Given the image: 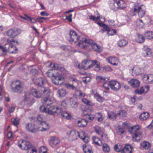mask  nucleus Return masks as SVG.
<instances>
[{
    "label": "nucleus",
    "mask_w": 153,
    "mask_h": 153,
    "mask_svg": "<svg viewBox=\"0 0 153 153\" xmlns=\"http://www.w3.org/2000/svg\"><path fill=\"white\" fill-rule=\"evenodd\" d=\"M55 70L62 71L64 70V68L62 65L51 63L48 66V77L51 78V81L54 84L61 85L64 82V78L61 76L55 75L54 72Z\"/></svg>",
    "instance_id": "obj_1"
},
{
    "label": "nucleus",
    "mask_w": 153,
    "mask_h": 153,
    "mask_svg": "<svg viewBox=\"0 0 153 153\" xmlns=\"http://www.w3.org/2000/svg\"><path fill=\"white\" fill-rule=\"evenodd\" d=\"M91 63L89 65V61L88 60L83 61L81 64L78 65V68L79 69H85L88 68H91L94 67V70L97 71H100V63L97 60L91 61Z\"/></svg>",
    "instance_id": "obj_2"
},
{
    "label": "nucleus",
    "mask_w": 153,
    "mask_h": 153,
    "mask_svg": "<svg viewBox=\"0 0 153 153\" xmlns=\"http://www.w3.org/2000/svg\"><path fill=\"white\" fill-rule=\"evenodd\" d=\"M56 112L61 113V115L63 117L67 119H70L71 118V115L67 112L62 110L61 108L56 107L54 105H53L50 106L48 108V114H54Z\"/></svg>",
    "instance_id": "obj_3"
},
{
    "label": "nucleus",
    "mask_w": 153,
    "mask_h": 153,
    "mask_svg": "<svg viewBox=\"0 0 153 153\" xmlns=\"http://www.w3.org/2000/svg\"><path fill=\"white\" fill-rule=\"evenodd\" d=\"M10 87L11 91L13 92L20 94L24 91V84L19 80H16L12 82Z\"/></svg>",
    "instance_id": "obj_4"
},
{
    "label": "nucleus",
    "mask_w": 153,
    "mask_h": 153,
    "mask_svg": "<svg viewBox=\"0 0 153 153\" xmlns=\"http://www.w3.org/2000/svg\"><path fill=\"white\" fill-rule=\"evenodd\" d=\"M140 129L138 126H134L128 128V131L132 134V140L134 141H138L141 138V133L140 132L137 131Z\"/></svg>",
    "instance_id": "obj_5"
},
{
    "label": "nucleus",
    "mask_w": 153,
    "mask_h": 153,
    "mask_svg": "<svg viewBox=\"0 0 153 153\" xmlns=\"http://www.w3.org/2000/svg\"><path fill=\"white\" fill-rule=\"evenodd\" d=\"M78 41H79L77 45V46L83 49H85L87 48L88 46V43L91 42V40L87 39L82 36L79 37Z\"/></svg>",
    "instance_id": "obj_6"
},
{
    "label": "nucleus",
    "mask_w": 153,
    "mask_h": 153,
    "mask_svg": "<svg viewBox=\"0 0 153 153\" xmlns=\"http://www.w3.org/2000/svg\"><path fill=\"white\" fill-rule=\"evenodd\" d=\"M134 14L137 13L138 16L142 18L146 12V7L143 5L135 6L133 10Z\"/></svg>",
    "instance_id": "obj_7"
},
{
    "label": "nucleus",
    "mask_w": 153,
    "mask_h": 153,
    "mask_svg": "<svg viewBox=\"0 0 153 153\" xmlns=\"http://www.w3.org/2000/svg\"><path fill=\"white\" fill-rule=\"evenodd\" d=\"M93 140L94 143L96 145L101 146L102 145V149L105 152H108L110 151V148L108 145L106 143L103 144L100 139L97 137H93Z\"/></svg>",
    "instance_id": "obj_8"
},
{
    "label": "nucleus",
    "mask_w": 153,
    "mask_h": 153,
    "mask_svg": "<svg viewBox=\"0 0 153 153\" xmlns=\"http://www.w3.org/2000/svg\"><path fill=\"white\" fill-rule=\"evenodd\" d=\"M67 134L68 136V139L71 141L76 140L78 137L80 138L81 135H84V132H82L79 133L76 130H73L67 132Z\"/></svg>",
    "instance_id": "obj_9"
},
{
    "label": "nucleus",
    "mask_w": 153,
    "mask_h": 153,
    "mask_svg": "<svg viewBox=\"0 0 153 153\" xmlns=\"http://www.w3.org/2000/svg\"><path fill=\"white\" fill-rule=\"evenodd\" d=\"M33 83L36 85L41 87V90L44 93L47 91V89L44 87L43 79L42 77L34 78L33 80Z\"/></svg>",
    "instance_id": "obj_10"
},
{
    "label": "nucleus",
    "mask_w": 153,
    "mask_h": 153,
    "mask_svg": "<svg viewBox=\"0 0 153 153\" xmlns=\"http://www.w3.org/2000/svg\"><path fill=\"white\" fill-rule=\"evenodd\" d=\"M24 101L29 106H30L35 102L34 99L29 92L25 93L24 96Z\"/></svg>",
    "instance_id": "obj_11"
},
{
    "label": "nucleus",
    "mask_w": 153,
    "mask_h": 153,
    "mask_svg": "<svg viewBox=\"0 0 153 153\" xmlns=\"http://www.w3.org/2000/svg\"><path fill=\"white\" fill-rule=\"evenodd\" d=\"M131 147L132 146L129 145H126L124 147L120 144H117L115 145L114 148L115 151L118 152H121V153H123Z\"/></svg>",
    "instance_id": "obj_12"
},
{
    "label": "nucleus",
    "mask_w": 153,
    "mask_h": 153,
    "mask_svg": "<svg viewBox=\"0 0 153 153\" xmlns=\"http://www.w3.org/2000/svg\"><path fill=\"white\" fill-rule=\"evenodd\" d=\"M108 85L112 90L115 91H118L121 87L120 82L115 80L110 81L108 82Z\"/></svg>",
    "instance_id": "obj_13"
},
{
    "label": "nucleus",
    "mask_w": 153,
    "mask_h": 153,
    "mask_svg": "<svg viewBox=\"0 0 153 153\" xmlns=\"http://www.w3.org/2000/svg\"><path fill=\"white\" fill-rule=\"evenodd\" d=\"M31 144L30 142L22 140L19 141L18 145L19 147L22 150H26L29 147H30Z\"/></svg>",
    "instance_id": "obj_14"
},
{
    "label": "nucleus",
    "mask_w": 153,
    "mask_h": 153,
    "mask_svg": "<svg viewBox=\"0 0 153 153\" xmlns=\"http://www.w3.org/2000/svg\"><path fill=\"white\" fill-rule=\"evenodd\" d=\"M26 128L27 131L32 133L36 132L39 129V127L36 125V123L33 124L26 123Z\"/></svg>",
    "instance_id": "obj_15"
},
{
    "label": "nucleus",
    "mask_w": 153,
    "mask_h": 153,
    "mask_svg": "<svg viewBox=\"0 0 153 153\" xmlns=\"http://www.w3.org/2000/svg\"><path fill=\"white\" fill-rule=\"evenodd\" d=\"M48 98L47 97L44 98L41 100L42 102L43 103V105L40 107V110L41 112L46 113H48L47 108L48 106Z\"/></svg>",
    "instance_id": "obj_16"
},
{
    "label": "nucleus",
    "mask_w": 153,
    "mask_h": 153,
    "mask_svg": "<svg viewBox=\"0 0 153 153\" xmlns=\"http://www.w3.org/2000/svg\"><path fill=\"white\" fill-rule=\"evenodd\" d=\"M69 36L70 38V41L74 42V43H75L78 41L79 36L76 32L74 30H70Z\"/></svg>",
    "instance_id": "obj_17"
},
{
    "label": "nucleus",
    "mask_w": 153,
    "mask_h": 153,
    "mask_svg": "<svg viewBox=\"0 0 153 153\" xmlns=\"http://www.w3.org/2000/svg\"><path fill=\"white\" fill-rule=\"evenodd\" d=\"M60 142L59 140L56 137H52L50 139V145L52 147H54L57 145L59 144Z\"/></svg>",
    "instance_id": "obj_18"
},
{
    "label": "nucleus",
    "mask_w": 153,
    "mask_h": 153,
    "mask_svg": "<svg viewBox=\"0 0 153 153\" xmlns=\"http://www.w3.org/2000/svg\"><path fill=\"white\" fill-rule=\"evenodd\" d=\"M114 1H116L117 2L116 4L118 6L115 7V8H118L119 9L122 10L126 7V3L122 0H114Z\"/></svg>",
    "instance_id": "obj_19"
},
{
    "label": "nucleus",
    "mask_w": 153,
    "mask_h": 153,
    "mask_svg": "<svg viewBox=\"0 0 153 153\" xmlns=\"http://www.w3.org/2000/svg\"><path fill=\"white\" fill-rule=\"evenodd\" d=\"M88 45H91L92 49L97 52H100L102 51V49L100 46L97 43L93 42L92 40H91V42L88 43Z\"/></svg>",
    "instance_id": "obj_20"
},
{
    "label": "nucleus",
    "mask_w": 153,
    "mask_h": 153,
    "mask_svg": "<svg viewBox=\"0 0 153 153\" xmlns=\"http://www.w3.org/2000/svg\"><path fill=\"white\" fill-rule=\"evenodd\" d=\"M149 86H143L140 89H137L135 90V92L138 94H141L145 93H146L149 90Z\"/></svg>",
    "instance_id": "obj_21"
},
{
    "label": "nucleus",
    "mask_w": 153,
    "mask_h": 153,
    "mask_svg": "<svg viewBox=\"0 0 153 153\" xmlns=\"http://www.w3.org/2000/svg\"><path fill=\"white\" fill-rule=\"evenodd\" d=\"M143 50V52L142 54L144 56H151L152 52V51L147 46H144Z\"/></svg>",
    "instance_id": "obj_22"
},
{
    "label": "nucleus",
    "mask_w": 153,
    "mask_h": 153,
    "mask_svg": "<svg viewBox=\"0 0 153 153\" xmlns=\"http://www.w3.org/2000/svg\"><path fill=\"white\" fill-rule=\"evenodd\" d=\"M128 83L133 88H137L140 85V82L136 79H132L128 81Z\"/></svg>",
    "instance_id": "obj_23"
},
{
    "label": "nucleus",
    "mask_w": 153,
    "mask_h": 153,
    "mask_svg": "<svg viewBox=\"0 0 153 153\" xmlns=\"http://www.w3.org/2000/svg\"><path fill=\"white\" fill-rule=\"evenodd\" d=\"M42 92L45 93L43 91H42L41 89L38 91L35 89H33L31 90V93L33 96L37 98L40 97Z\"/></svg>",
    "instance_id": "obj_24"
},
{
    "label": "nucleus",
    "mask_w": 153,
    "mask_h": 153,
    "mask_svg": "<svg viewBox=\"0 0 153 153\" xmlns=\"http://www.w3.org/2000/svg\"><path fill=\"white\" fill-rule=\"evenodd\" d=\"M18 29L16 30L14 29H10L7 31V34L8 36L11 38H14L15 36H17V31H18ZM19 30H20L19 29Z\"/></svg>",
    "instance_id": "obj_25"
},
{
    "label": "nucleus",
    "mask_w": 153,
    "mask_h": 153,
    "mask_svg": "<svg viewBox=\"0 0 153 153\" xmlns=\"http://www.w3.org/2000/svg\"><path fill=\"white\" fill-rule=\"evenodd\" d=\"M106 61L114 65H117V59L115 57H110L106 59Z\"/></svg>",
    "instance_id": "obj_26"
},
{
    "label": "nucleus",
    "mask_w": 153,
    "mask_h": 153,
    "mask_svg": "<svg viewBox=\"0 0 153 153\" xmlns=\"http://www.w3.org/2000/svg\"><path fill=\"white\" fill-rule=\"evenodd\" d=\"M70 103L71 107L76 108L78 107V103L77 99L74 97H71L70 100Z\"/></svg>",
    "instance_id": "obj_27"
},
{
    "label": "nucleus",
    "mask_w": 153,
    "mask_h": 153,
    "mask_svg": "<svg viewBox=\"0 0 153 153\" xmlns=\"http://www.w3.org/2000/svg\"><path fill=\"white\" fill-rule=\"evenodd\" d=\"M88 121L85 119H82L78 120L77 122V126L79 127H84L88 124Z\"/></svg>",
    "instance_id": "obj_28"
},
{
    "label": "nucleus",
    "mask_w": 153,
    "mask_h": 153,
    "mask_svg": "<svg viewBox=\"0 0 153 153\" xmlns=\"http://www.w3.org/2000/svg\"><path fill=\"white\" fill-rule=\"evenodd\" d=\"M133 71L132 75L133 76H136L139 75L141 72V70L140 67L138 66H134L132 69Z\"/></svg>",
    "instance_id": "obj_29"
},
{
    "label": "nucleus",
    "mask_w": 153,
    "mask_h": 153,
    "mask_svg": "<svg viewBox=\"0 0 153 153\" xmlns=\"http://www.w3.org/2000/svg\"><path fill=\"white\" fill-rule=\"evenodd\" d=\"M14 40L12 39L10 41V42H9V41H8V42H9V44H6L5 45H8L9 47L7 49V51H9L10 53H14V51H12V48H13L14 49L16 48V47L13 45L12 44V42H14Z\"/></svg>",
    "instance_id": "obj_30"
},
{
    "label": "nucleus",
    "mask_w": 153,
    "mask_h": 153,
    "mask_svg": "<svg viewBox=\"0 0 153 153\" xmlns=\"http://www.w3.org/2000/svg\"><path fill=\"white\" fill-rule=\"evenodd\" d=\"M83 149L84 153H93L91 148L89 146H83Z\"/></svg>",
    "instance_id": "obj_31"
},
{
    "label": "nucleus",
    "mask_w": 153,
    "mask_h": 153,
    "mask_svg": "<svg viewBox=\"0 0 153 153\" xmlns=\"http://www.w3.org/2000/svg\"><path fill=\"white\" fill-rule=\"evenodd\" d=\"M149 117V113L147 112H144L140 115L139 118L141 120H145L147 119Z\"/></svg>",
    "instance_id": "obj_32"
},
{
    "label": "nucleus",
    "mask_w": 153,
    "mask_h": 153,
    "mask_svg": "<svg viewBox=\"0 0 153 153\" xmlns=\"http://www.w3.org/2000/svg\"><path fill=\"white\" fill-rule=\"evenodd\" d=\"M128 43V42L124 39H121L118 41L117 45L120 47H124Z\"/></svg>",
    "instance_id": "obj_33"
},
{
    "label": "nucleus",
    "mask_w": 153,
    "mask_h": 153,
    "mask_svg": "<svg viewBox=\"0 0 153 153\" xmlns=\"http://www.w3.org/2000/svg\"><path fill=\"white\" fill-rule=\"evenodd\" d=\"M140 146L146 149H148L150 148L151 145L148 142L144 141L140 143Z\"/></svg>",
    "instance_id": "obj_34"
},
{
    "label": "nucleus",
    "mask_w": 153,
    "mask_h": 153,
    "mask_svg": "<svg viewBox=\"0 0 153 153\" xmlns=\"http://www.w3.org/2000/svg\"><path fill=\"white\" fill-rule=\"evenodd\" d=\"M145 38L149 39L153 38V33L152 31H148L144 33Z\"/></svg>",
    "instance_id": "obj_35"
},
{
    "label": "nucleus",
    "mask_w": 153,
    "mask_h": 153,
    "mask_svg": "<svg viewBox=\"0 0 153 153\" xmlns=\"http://www.w3.org/2000/svg\"><path fill=\"white\" fill-rule=\"evenodd\" d=\"M82 102L87 105L93 106L94 104L86 98H83L82 99Z\"/></svg>",
    "instance_id": "obj_36"
},
{
    "label": "nucleus",
    "mask_w": 153,
    "mask_h": 153,
    "mask_svg": "<svg viewBox=\"0 0 153 153\" xmlns=\"http://www.w3.org/2000/svg\"><path fill=\"white\" fill-rule=\"evenodd\" d=\"M145 41L144 37L142 35L137 34V37L136 39V41L139 43H143Z\"/></svg>",
    "instance_id": "obj_37"
},
{
    "label": "nucleus",
    "mask_w": 153,
    "mask_h": 153,
    "mask_svg": "<svg viewBox=\"0 0 153 153\" xmlns=\"http://www.w3.org/2000/svg\"><path fill=\"white\" fill-rule=\"evenodd\" d=\"M136 25L137 28L139 29H141L143 27L144 24L142 20L138 19L137 20Z\"/></svg>",
    "instance_id": "obj_38"
},
{
    "label": "nucleus",
    "mask_w": 153,
    "mask_h": 153,
    "mask_svg": "<svg viewBox=\"0 0 153 153\" xmlns=\"http://www.w3.org/2000/svg\"><path fill=\"white\" fill-rule=\"evenodd\" d=\"M26 150L27 151V153H36V149L33 147L32 144L31 145L30 147H29Z\"/></svg>",
    "instance_id": "obj_39"
},
{
    "label": "nucleus",
    "mask_w": 153,
    "mask_h": 153,
    "mask_svg": "<svg viewBox=\"0 0 153 153\" xmlns=\"http://www.w3.org/2000/svg\"><path fill=\"white\" fill-rule=\"evenodd\" d=\"M97 80L98 82H102L103 83L104 82H107L108 80V79L107 78L105 77H103L101 76H98L96 77Z\"/></svg>",
    "instance_id": "obj_40"
},
{
    "label": "nucleus",
    "mask_w": 153,
    "mask_h": 153,
    "mask_svg": "<svg viewBox=\"0 0 153 153\" xmlns=\"http://www.w3.org/2000/svg\"><path fill=\"white\" fill-rule=\"evenodd\" d=\"M58 93L60 97H64L66 94L65 90L63 88L59 90L58 91Z\"/></svg>",
    "instance_id": "obj_41"
},
{
    "label": "nucleus",
    "mask_w": 153,
    "mask_h": 153,
    "mask_svg": "<svg viewBox=\"0 0 153 153\" xmlns=\"http://www.w3.org/2000/svg\"><path fill=\"white\" fill-rule=\"evenodd\" d=\"M94 97L96 98L97 101L99 102H103V99L100 96L99 94L96 93L94 94Z\"/></svg>",
    "instance_id": "obj_42"
},
{
    "label": "nucleus",
    "mask_w": 153,
    "mask_h": 153,
    "mask_svg": "<svg viewBox=\"0 0 153 153\" xmlns=\"http://www.w3.org/2000/svg\"><path fill=\"white\" fill-rule=\"evenodd\" d=\"M146 82L148 84H153V75L150 74L147 77Z\"/></svg>",
    "instance_id": "obj_43"
},
{
    "label": "nucleus",
    "mask_w": 153,
    "mask_h": 153,
    "mask_svg": "<svg viewBox=\"0 0 153 153\" xmlns=\"http://www.w3.org/2000/svg\"><path fill=\"white\" fill-rule=\"evenodd\" d=\"M108 118L111 119H115L117 117V115L111 111L108 112Z\"/></svg>",
    "instance_id": "obj_44"
},
{
    "label": "nucleus",
    "mask_w": 153,
    "mask_h": 153,
    "mask_svg": "<svg viewBox=\"0 0 153 153\" xmlns=\"http://www.w3.org/2000/svg\"><path fill=\"white\" fill-rule=\"evenodd\" d=\"M80 138L82 139V140L86 143H88L90 139L88 136H86V135H81L80 136Z\"/></svg>",
    "instance_id": "obj_45"
},
{
    "label": "nucleus",
    "mask_w": 153,
    "mask_h": 153,
    "mask_svg": "<svg viewBox=\"0 0 153 153\" xmlns=\"http://www.w3.org/2000/svg\"><path fill=\"white\" fill-rule=\"evenodd\" d=\"M36 123H37L38 124L40 125L43 123L45 124V122H43L42 117L40 115H38L36 118Z\"/></svg>",
    "instance_id": "obj_46"
},
{
    "label": "nucleus",
    "mask_w": 153,
    "mask_h": 153,
    "mask_svg": "<svg viewBox=\"0 0 153 153\" xmlns=\"http://www.w3.org/2000/svg\"><path fill=\"white\" fill-rule=\"evenodd\" d=\"M75 94L76 96H79L80 97H85L86 95L85 94L79 90L76 91Z\"/></svg>",
    "instance_id": "obj_47"
},
{
    "label": "nucleus",
    "mask_w": 153,
    "mask_h": 153,
    "mask_svg": "<svg viewBox=\"0 0 153 153\" xmlns=\"http://www.w3.org/2000/svg\"><path fill=\"white\" fill-rule=\"evenodd\" d=\"M97 116V120L99 122H101L103 120V118L102 117V116L101 113H98L96 114Z\"/></svg>",
    "instance_id": "obj_48"
},
{
    "label": "nucleus",
    "mask_w": 153,
    "mask_h": 153,
    "mask_svg": "<svg viewBox=\"0 0 153 153\" xmlns=\"http://www.w3.org/2000/svg\"><path fill=\"white\" fill-rule=\"evenodd\" d=\"M116 130L117 133L119 135L123 134L125 131L123 128L121 127H118L117 128Z\"/></svg>",
    "instance_id": "obj_49"
},
{
    "label": "nucleus",
    "mask_w": 153,
    "mask_h": 153,
    "mask_svg": "<svg viewBox=\"0 0 153 153\" xmlns=\"http://www.w3.org/2000/svg\"><path fill=\"white\" fill-rule=\"evenodd\" d=\"M54 106L56 107H57V106H56L55 105ZM60 106L61 107H60V106H58V107L62 108H62H65L66 107H67V104L66 103V101L65 100H63L61 102Z\"/></svg>",
    "instance_id": "obj_50"
},
{
    "label": "nucleus",
    "mask_w": 153,
    "mask_h": 153,
    "mask_svg": "<svg viewBox=\"0 0 153 153\" xmlns=\"http://www.w3.org/2000/svg\"><path fill=\"white\" fill-rule=\"evenodd\" d=\"M47 148L44 146L40 147L39 150V153H47Z\"/></svg>",
    "instance_id": "obj_51"
},
{
    "label": "nucleus",
    "mask_w": 153,
    "mask_h": 153,
    "mask_svg": "<svg viewBox=\"0 0 153 153\" xmlns=\"http://www.w3.org/2000/svg\"><path fill=\"white\" fill-rule=\"evenodd\" d=\"M91 78L90 77L86 76L83 77L82 78V81L85 84H86L90 81Z\"/></svg>",
    "instance_id": "obj_52"
},
{
    "label": "nucleus",
    "mask_w": 153,
    "mask_h": 153,
    "mask_svg": "<svg viewBox=\"0 0 153 153\" xmlns=\"http://www.w3.org/2000/svg\"><path fill=\"white\" fill-rule=\"evenodd\" d=\"M72 82L73 86L75 88L78 85V81L77 79H74L73 80Z\"/></svg>",
    "instance_id": "obj_53"
},
{
    "label": "nucleus",
    "mask_w": 153,
    "mask_h": 153,
    "mask_svg": "<svg viewBox=\"0 0 153 153\" xmlns=\"http://www.w3.org/2000/svg\"><path fill=\"white\" fill-rule=\"evenodd\" d=\"M102 139L105 142H107L108 141V137L107 135L105 134H103L101 135Z\"/></svg>",
    "instance_id": "obj_54"
},
{
    "label": "nucleus",
    "mask_w": 153,
    "mask_h": 153,
    "mask_svg": "<svg viewBox=\"0 0 153 153\" xmlns=\"http://www.w3.org/2000/svg\"><path fill=\"white\" fill-rule=\"evenodd\" d=\"M118 114L120 116L122 117H125L126 116V113L125 111L123 110L120 111H119Z\"/></svg>",
    "instance_id": "obj_55"
},
{
    "label": "nucleus",
    "mask_w": 153,
    "mask_h": 153,
    "mask_svg": "<svg viewBox=\"0 0 153 153\" xmlns=\"http://www.w3.org/2000/svg\"><path fill=\"white\" fill-rule=\"evenodd\" d=\"M12 123L14 126H17L19 123V119L17 118L14 119L12 121Z\"/></svg>",
    "instance_id": "obj_56"
},
{
    "label": "nucleus",
    "mask_w": 153,
    "mask_h": 153,
    "mask_svg": "<svg viewBox=\"0 0 153 153\" xmlns=\"http://www.w3.org/2000/svg\"><path fill=\"white\" fill-rule=\"evenodd\" d=\"M103 70L106 71H112L113 69L108 65H106L103 67Z\"/></svg>",
    "instance_id": "obj_57"
},
{
    "label": "nucleus",
    "mask_w": 153,
    "mask_h": 153,
    "mask_svg": "<svg viewBox=\"0 0 153 153\" xmlns=\"http://www.w3.org/2000/svg\"><path fill=\"white\" fill-rule=\"evenodd\" d=\"M65 86L68 88L70 89L73 90L75 88L74 87H73V85L72 84H71L69 83H68L66 84Z\"/></svg>",
    "instance_id": "obj_58"
},
{
    "label": "nucleus",
    "mask_w": 153,
    "mask_h": 153,
    "mask_svg": "<svg viewBox=\"0 0 153 153\" xmlns=\"http://www.w3.org/2000/svg\"><path fill=\"white\" fill-rule=\"evenodd\" d=\"M53 99L50 98L48 97V108L50 107L53 105H51V104L53 103Z\"/></svg>",
    "instance_id": "obj_59"
},
{
    "label": "nucleus",
    "mask_w": 153,
    "mask_h": 153,
    "mask_svg": "<svg viewBox=\"0 0 153 153\" xmlns=\"http://www.w3.org/2000/svg\"><path fill=\"white\" fill-rule=\"evenodd\" d=\"M29 119L32 123H36V118L32 116L29 117Z\"/></svg>",
    "instance_id": "obj_60"
},
{
    "label": "nucleus",
    "mask_w": 153,
    "mask_h": 153,
    "mask_svg": "<svg viewBox=\"0 0 153 153\" xmlns=\"http://www.w3.org/2000/svg\"><path fill=\"white\" fill-rule=\"evenodd\" d=\"M114 3H113L111 5V8H112L115 10H116L117 9H118V8H115V7H117V6H118V5H117L115 4L116 3V1H114Z\"/></svg>",
    "instance_id": "obj_61"
},
{
    "label": "nucleus",
    "mask_w": 153,
    "mask_h": 153,
    "mask_svg": "<svg viewBox=\"0 0 153 153\" xmlns=\"http://www.w3.org/2000/svg\"><path fill=\"white\" fill-rule=\"evenodd\" d=\"M0 49L2 51V52L3 53H6L7 52V50L6 48V47H4L0 45Z\"/></svg>",
    "instance_id": "obj_62"
},
{
    "label": "nucleus",
    "mask_w": 153,
    "mask_h": 153,
    "mask_svg": "<svg viewBox=\"0 0 153 153\" xmlns=\"http://www.w3.org/2000/svg\"><path fill=\"white\" fill-rule=\"evenodd\" d=\"M25 16L27 17L28 18L30 21L32 23H35L36 22V20L34 18H31L30 16H27V15H25Z\"/></svg>",
    "instance_id": "obj_63"
},
{
    "label": "nucleus",
    "mask_w": 153,
    "mask_h": 153,
    "mask_svg": "<svg viewBox=\"0 0 153 153\" xmlns=\"http://www.w3.org/2000/svg\"><path fill=\"white\" fill-rule=\"evenodd\" d=\"M30 73L33 75H35L38 73V71L35 69H33L31 70Z\"/></svg>",
    "instance_id": "obj_64"
}]
</instances>
